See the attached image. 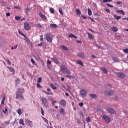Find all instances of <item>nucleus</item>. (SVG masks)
<instances>
[{"mask_svg": "<svg viewBox=\"0 0 128 128\" xmlns=\"http://www.w3.org/2000/svg\"><path fill=\"white\" fill-rule=\"evenodd\" d=\"M61 70L63 74H70V70L69 68H68L66 66L64 65L61 66Z\"/></svg>", "mask_w": 128, "mask_h": 128, "instance_id": "obj_1", "label": "nucleus"}, {"mask_svg": "<svg viewBox=\"0 0 128 128\" xmlns=\"http://www.w3.org/2000/svg\"><path fill=\"white\" fill-rule=\"evenodd\" d=\"M102 120L104 121V122L106 124H110V122H112V120L110 119V116H106V115H104L102 117Z\"/></svg>", "mask_w": 128, "mask_h": 128, "instance_id": "obj_2", "label": "nucleus"}, {"mask_svg": "<svg viewBox=\"0 0 128 128\" xmlns=\"http://www.w3.org/2000/svg\"><path fill=\"white\" fill-rule=\"evenodd\" d=\"M46 38L48 42H52V36L50 34H46Z\"/></svg>", "mask_w": 128, "mask_h": 128, "instance_id": "obj_3", "label": "nucleus"}, {"mask_svg": "<svg viewBox=\"0 0 128 128\" xmlns=\"http://www.w3.org/2000/svg\"><path fill=\"white\" fill-rule=\"evenodd\" d=\"M16 98L17 100H18L19 98H20V100H24V96H22V92H20L18 91L16 93Z\"/></svg>", "mask_w": 128, "mask_h": 128, "instance_id": "obj_4", "label": "nucleus"}, {"mask_svg": "<svg viewBox=\"0 0 128 128\" xmlns=\"http://www.w3.org/2000/svg\"><path fill=\"white\" fill-rule=\"evenodd\" d=\"M80 94L82 96V98H86L88 92L84 90H82L80 91Z\"/></svg>", "mask_w": 128, "mask_h": 128, "instance_id": "obj_5", "label": "nucleus"}, {"mask_svg": "<svg viewBox=\"0 0 128 128\" xmlns=\"http://www.w3.org/2000/svg\"><path fill=\"white\" fill-rule=\"evenodd\" d=\"M104 93L105 94L108 96H112L114 94V91H105Z\"/></svg>", "mask_w": 128, "mask_h": 128, "instance_id": "obj_6", "label": "nucleus"}, {"mask_svg": "<svg viewBox=\"0 0 128 128\" xmlns=\"http://www.w3.org/2000/svg\"><path fill=\"white\" fill-rule=\"evenodd\" d=\"M106 110L109 114H114L116 113L114 110L112 108H108Z\"/></svg>", "mask_w": 128, "mask_h": 128, "instance_id": "obj_7", "label": "nucleus"}, {"mask_svg": "<svg viewBox=\"0 0 128 128\" xmlns=\"http://www.w3.org/2000/svg\"><path fill=\"white\" fill-rule=\"evenodd\" d=\"M24 28L26 30H30V26L28 22L24 24Z\"/></svg>", "mask_w": 128, "mask_h": 128, "instance_id": "obj_8", "label": "nucleus"}, {"mask_svg": "<svg viewBox=\"0 0 128 128\" xmlns=\"http://www.w3.org/2000/svg\"><path fill=\"white\" fill-rule=\"evenodd\" d=\"M42 104L44 105L46 104H48V100L44 97H42Z\"/></svg>", "mask_w": 128, "mask_h": 128, "instance_id": "obj_9", "label": "nucleus"}, {"mask_svg": "<svg viewBox=\"0 0 128 128\" xmlns=\"http://www.w3.org/2000/svg\"><path fill=\"white\" fill-rule=\"evenodd\" d=\"M118 76L120 78H126V75L123 73H118Z\"/></svg>", "mask_w": 128, "mask_h": 128, "instance_id": "obj_10", "label": "nucleus"}, {"mask_svg": "<svg viewBox=\"0 0 128 128\" xmlns=\"http://www.w3.org/2000/svg\"><path fill=\"white\" fill-rule=\"evenodd\" d=\"M52 60H53V62H55L56 64H60V62H58V58H52Z\"/></svg>", "mask_w": 128, "mask_h": 128, "instance_id": "obj_11", "label": "nucleus"}, {"mask_svg": "<svg viewBox=\"0 0 128 128\" xmlns=\"http://www.w3.org/2000/svg\"><path fill=\"white\" fill-rule=\"evenodd\" d=\"M19 124L21 126H26V124H24V119H22V118L20 119L19 120Z\"/></svg>", "mask_w": 128, "mask_h": 128, "instance_id": "obj_12", "label": "nucleus"}, {"mask_svg": "<svg viewBox=\"0 0 128 128\" xmlns=\"http://www.w3.org/2000/svg\"><path fill=\"white\" fill-rule=\"evenodd\" d=\"M78 56H79V58H86V56H84V54L82 52H80L78 54Z\"/></svg>", "mask_w": 128, "mask_h": 128, "instance_id": "obj_13", "label": "nucleus"}, {"mask_svg": "<svg viewBox=\"0 0 128 128\" xmlns=\"http://www.w3.org/2000/svg\"><path fill=\"white\" fill-rule=\"evenodd\" d=\"M26 122L28 124L29 126H32V122L29 120H26Z\"/></svg>", "mask_w": 128, "mask_h": 128, "instance_id": "obj_14", "label": "nucleus"}, {"mask_svg": "<svg viewBox=\"0 0 128 128\" xmlns=\"http://www.w3.org/2000/svg\"><path fill=\"white\" fill-rule=\"evenodd\" d=\"M8 70H10V72H12V74H16V71L14 70V68H12V67L8 68Z\"/></svg>", "mask_w": 128, "mask_h": 128, "instance_id": "obj_15", "label": "nucleus"}, {"mask_svg": "<svg viewBox=\"0 0 128 128\" xmlns=\"http://www.w3.org/2000/svg\"><path fill=\"white\" fill-rule=\"evenodd\" d=\"M101 70H102V72H103L105 74H106L108 72V70H106V68H102Z\"/></svg>", "mask_w": 128, "mask_h": 128, "instance_id": "obj_16", "label": "nucleus"}, {"mask_svg": "<svg viewBox=\"0 0 128 128\" xmlns=\"http://www.w3.org/2000/svg\"><path fill=\"white\" fill-rule=\"evenodd\" d=\"M60 104L62 106H64L66 104V102L64 100H62V101H60Z\"/></svg>", "mask_w": 128, "mask_h": 128, "instance_id": "obj_17", "label": "nucleus"}, {"mask_svg": "<svg viewBox=\"0 0 128 128\" xmlns=\"http://www.w3.org/2000/svg\"><path fill=\"white\" fill-rule=\"evenodd\" d=\"M116 12H118V14H122V16L126 15V13H124V12L122 10H117Z\"/></svg>", "mask_w": 128, "mask_h": 128, "instance_id": "obj_18", "label": "nucleus"}, {"mask_svg": "<svg viewBox=\"0 0 128 128\" xmlns=\"http://www.w3.org/2000/svg\"><path fill=\"white\" fill-rule=\"evenodd\" d=\"M88 38L90 40H94V36H92V34H90V33H88Z\"/></svg>", "mask_w": 128, "mask_h": 128, "instance_id": "obj_19", "label": "nucleus"}, {"mask_svg": "<svg viewBox=\"0 0 128 128\" xmlns=\"http://www.w3.org/2000/svg\"><path fill=\"white\" fill-rule=\"evenodd\" d=\"M112 30L114 32H117L118 30V29L116 27H112Z\"/></svg>", "mask_w": 128, "mask_h": 128, "instance_id": "obj_20", "label": "nucleus"}, {"mask_svg": "<svg viewBox=\"0 0 128 128\" xmlns=\"http://www.w3.org/2000/svg\"><path fill=\"white\" fill-rule=\"evenodd\" d=\"M112 60H113V62H120V60H118V58H113Z\"/></svg>", "mask_w": 128, "mask_h": 128, "instance_id": "obj_21", "label": "nucleus"}, {"mask_svg": "<svg viewBox=\"0 0 128 128\" xmlns=\"http://www.w3.org/2000/svg\"><path fill=\"white\" fill-rule=\"evenodd\" d=\"M60 114L62 116H64V114H66V112L64 111V110L63 108H62L60 110Z\"/></svg>", "mask_w": 128, "mask_h": 128, "instance_id": "obj_22", "label": "nucleus"}, {"mask_svg": "<svg viewBox=\"0 0 128 128\" xmlns=\"http://www.w3.org/2000/svg\"><path fill=\"white\" fill-rule=\"evenodd\" d=\"M40 18H42L43 20H46V16L40 13Z\"/></svg>", "mask_w": 128, "mask_h": 128, "instance_id": "obj_23", "label": "nucleus"}, {"mask_svg": "<svg viewBox=\"0 0 128 128\" xmlns=\"http://www.w3.org/2000/svg\"><path fill=\"white\" fill-rule=\"evenodd\" d=\"M50 87L52 88V90H58V88L56 86H54V84H50Z\"/></svg>", "mask_w": 128, "mask_h": 128, "instance_id": "obj_24", "label": "nucleus"}, {"mask_svg": "<svg viewBox=\"0 0 128 128\" xmlns=\"http://www.w3.org/2000/svg\"><path fill=\"white\" fill-rule=\"evenodd\" d=\"M24 10L25 11V12H26V14H28V12H31V10L30 8H26Z\"/></svg>", "mask_w": 128, "mask_h": 128, "instance_id": "obj_25", "label": "nucleus"}, {"mask_svg": "<svg viewBox=\"0 0 128 128\" xmlns=\"http://www.w3.org/2000/svg\"><path fill=\"white\" fill-rule=\"evenodd\" d=\"M68 36L69 38H78V37L76 36H74L73 34H70Z\"/></svg>", "mask_w": 128, "mask_h": 128, "instance_id": "obj_26", "label": "nucleus"}, {"mask_svg": "<svg viewBox=\"0 0 128 128\" xmlns=\"http://www.w3.org/2000/svg\"><path fill=\"white\" fill-rule=\"evenodd\" d=\"M61 48L63 50H68V48L66 46H62Z\"/></svg>", "mask_w": 128, "mask_h": 128, "instance_id": "obj_27", "label": "nucleus"}, {"mask_svg": "<svg viewBox=\"0 0 128 128\" xmlns=\"http://www.w3.org/2000/svg\"><path fill=\"white\" fill-rule=\"evenodd\" d=\"M90 96H91V98L93 99L96 98H98V96L96 95V94H90Z\"/></svg>", "mask_w": 128, "mask_h": 128, "instance_id": "obj_28", "label": "nucleus"}, {"mask_svg": "<svg viewBox=\"0 0 128 128\" xmlns=\"http://www.w3.org/2000/svg\"><path fill=\"white\" fill-rule=\"evenodd\" d=\"M51 28H58V26L56 24H52L50 25Z\"/></svg>", "mask_w": 128, "mask_h": 128, "instance_id": "obj_29", "label": "nucleus"}, {"mask_svg": "<svg viewBox=\"0 0 128 128\" xmlns=\"http://www.w3.org/2000/svg\"><path fill=\"white\" fill-rule=\"evenodd\" d=\"M88 14L90 16L92 15V10L90 8L88 9Z\"/></svg>", "mask_w": 128, "mask_h": 128, "instance_id": "obj_30", "label": "nucleus"}, {"mask_svg": "<svg viewBox=\"0 0 128 128\" xmlns=\"http://www.w3.org/2000/svg\"><path fill=\"white\" fill-rule=\"evenodd\" d=\"M76 12L77 14H78L79 16H80V14H82V12H80V10L78 9L76 10Z\"/></svg>", "mask_w": 128, "mask_h": 128, "instance_id": "obj_31", "label": "nucleus"}, {"mask_svg": "<svg viewBox=\"0 0 128 128\" xmlns=\"http://www.w3.org/2000/svg\"><path fill=\"white\" fill-rule=\"evenodd\" d=\"M86 120L88 124L89 122H92V118L90 117H88L86 118Z\"/></svg>", "mask_w": 128, "mask_h": 128, "instance_id": "obj_32", "label": "nucleus"}, {"mask_svg": "<svg viewBox=\"0 0 128 128\" xmlns=\"http://www.w3.org/2000/svg\"><path fill=\"white\" fill-rule=\"evenodd\" d=\"M114 18H116V20H120V18H122L121 16H116V15L114 16Z\"/></svg>", "mask_w": 128, "mask_h": 128, "instance_id": "obj_33", "label": "nucleus"}, {"mask_svg": "<svg viewBox=\"0 0 128 128\" xmlns=\"http://www.w3.org/2000/svg\"><path fill=\"white\" fill-rule=\"evenodd\" d=\"M20 84V80L18 78L17 80H16V86Z\"/></svg>", "mask_w": 128, "mask_h": 128, "instance_id": "obj_34", "label": "nucleus"}, {"mask_svg": "<svg viewBox=\"0 0 128 128\" xmlns=\"http://www.w3.org/2000/svg\"><path fill=\"white\" fill-rule=\"evenodd\" d=\"M18 32L20 34L21 36H24L25 38H26V36H24V34H22V32H20V30H19Z\"/></svg>", "mask_w": 128, "mask_h": 128, "instance_id": "obj_35", "label": "nucleus"}, {"mask_svg": "<svg viewBox=\"0 0 128 128\" xmlns=\"http://www.w3.org/2000/svg\"><path fill=\"white\" fill-rule=\"evenodd\" d=\"M59 12H60V14L64 16V12L62 11V9L60 8L59 9Z\"/></svg>", "mask_w": 128, "mask_h": 128, "instance_id": "obj_36", "label": "nucleus"}, {"mask_svg": "<svg viewBox=\"0 0 128 128\" xmlns=\"http://www.w3.org/2000/svg\"><path fill=\"white\" fill-rule=\"evenodd\" d=\"M77 63L78 64H80V66H84V63L82 62V61H78L77 62Z\"/></svg>", "mask_w": 128, "mask_h": 128, "instance_id": "obj_37", "label": "nucleus"}, {"mask_svg": "<svg viewBox=\"0 0 128 128\" xmlns=\"http://www.w3.org/2000/svg\"><path fill=\"white\" fill-rule=\"evenodd\" d=\"M42 80V78H39L38 80V84H40Z\"/></svg>", "mask_w": 128, "mask_h": 128, "instance_id": "obj_38", "label": "nucleus"}, {"mask_svg": "<svg viewBox=\"0 0 128 128\" xmlns=\"http://www.w3.org/2000/svg\"><path fill=\"white\" fill-rule=\"evenodd\" d=\"M112 2V0H103V2Z\"/></svg>", "mask_w": 128, "mask_h": 128, "instance_id": "obj_39", "label": "nucleus"}, {"mask_svg": "<svg viewBox=\"0 0 128 128\" xmlns=\"http://www.w3.org/2000/svg\"><path fill=\"white\" fill-rule=\"evenodd\" d=\"M106 6H108V8H114V6H112L110 4H107Z\"/></svg>", "mask_w": 128, "mask_h": 128, "instance_id": "obj_40", "label": "nucleus"}, {"mask_svg": "<svg viewBox=\"0 0 128 128\" xmlns=\"http://www.w3.org/2000/svg\"><path fill=\"white\" fill-rule=\"evenodd\" d=\"M42 118L44 120L45 122H46V124H48V120L44 117H42Z\"/></svg>", "mask_w": 128, "mask_h": 128, "instance_id": "obj_41", "label": "nucleus"}, {"mask_svg": "<svg viewBox=\"0 0 128 128\" xmlns=\"http://www.w3.org/2000/svg\"><path fill=\"white\" fill-rule=\"evenodd\" d=\"M50 12L51 14H54V10L53 8L50 9Z\"/></svg>", "mask_w": 128, "mask_h": 128, "instance_id": "obj_42", "label": "nucleus"}, {"mask_svg": "<svg viewBox=\"0 0 128 128\" xmlns=\"http://www.w3.org/2000/svg\"><path fill=\"white\" fill-rule=\"evenodd\" d=\"M18 113V114H20H20H22V110L19 109Z\"/></svg>", "mask_w": 128, "mask_h": 128, "instance_id": "obj_43", "label": "nucleus"}, {"mask_svg": "<svg viewBox=\"0 0 128 128\" xmlns=\"http://www.w3.org/2000/svg\"><path fill=\"white\" fill-rule=\"evenodd\" d=\"M41 110H42V116H44V109H42V108L41 107Z\"/></svg>", "mask_w": 128, "mask_h": 128, "instance_id": "obj_44", "label": "nucleus"}, {"mask_svg": "<svg viewBox=\"0 0 128 128\" xmlns=\"http://www.w3.org/2000/svg\"><path fill=\"white\" fill-rule=\"evenodd\" d=\"M14 8H15V10H20V6H15Z\"/></svg>", "mask_w": 128, "mask_h": 128, "instance_id": "obj_45", "label": "nucleus"}, {"mask_svg": "<svg viewBox=\"0 0 128 128\" xmlns=\"http://www.w3.org/2000/svg\"><path fill=\"white\" fill-rule=\"evenodd\" d=\"M125 54H128V49H124L123 50Z\"/></svg>", "mask_w": 128, "mask_h": 128, "instance_id": "obj_46", "label": "nucleus"}, {"mask_svg": "<svg viewBox=\"0 0 128 128\" xmlns=\"http://www.w3.org/2000/svg\"><path fill=\"white\" fill-rule=\"evenodd\" d=\"M44 92L45 94H48V96H52V93H50L46 92Z\"/></svg>", "mask_w": 128, "mask_h": 128, "instance_id": "obj_47", "label": "nucleus"}, {"mask_svg": "<svg viewBox=\"0 0 128 128\" xmlns=\"http://www.w3.org/2000/svg\"><path fill=\"white\" fill-rule=\"evenodd\" d=\"M38 28H42V26L40 24H38L37 25Z\"/></svg>", "mask_w": 128, "mask_h": 128, "instance_id": "obj_48", "label": "nucleus"}, {"mask_svg": "<svg viewBox=\"0 0 128 128\" xmlns=\"http://www.w3.org/2000/svg\"><path fill=\"white\" fill-rule=\"evenodd\" d=\"M21 18H20V16H16V20H20Z\"/></svg>", "mask_w": 128, "mask_h": 128, "instance_id": "obj_49", "label": "nucleus"}, {"mask_svg": "<svg viewBox=\"0 0 128 128\" xmlns=\"http://www.w3.org/2000/svg\"><path fill=\"white\" fill-rule=\"evenodd\" d=\"M40 42H44V36L42 35L40 36Z\"/></svg>", "mask_w": 128, "mask_h": 128, "instance_id": "obj_50", "label": "nucleus"}, {"mask_svg": "<svg viewBox=\"0 0 128 128\" xmlns=\"http://www.w3.org/2000/svg\"><path fill=\"white\" fill-rule=\"evenodd\" d=\"M56 101L53 100L52 101L53 106H56Z\"/></svg>", "mask_w": 128, "mask_h": 128, "instance_id": "obj_51", "label": "nucleus"}, {"mask_svg": "<svg viewBox=\"0 0 128 128\" xmlns=\"http://www.w3.org/2000/svg\"><path fill=\"white\" fill-rule=\"evenodd\" d=\"M26 42H27V44H30V40L28 38H26Z\"/></svg>", "mask_w": 128, "mask_h": 128, "instance_id": "obj_52", "label": "nucleus"}, {"mask_svg": "<svg viewBox=\"0 0 128 128\" xmlns=\"http://www.w3.org/2000/svg\"><path fill=\"white\" fill-rule=\"evenodd\" d=\"M37 87L38 88H42V86H40V84H37Z\"/></svg>", "mask_w": 128, "mask_h": 128, "instance_id": "obj_53", "label": "nucleus"}, {"mask_svg": "<svg viewBox=\"0 0 128 128\" xmlns=\"http://www.w3.org/2000/svg\"><path fill=\"white\" fill-rule=\"evenodd\" d=\"M79 106H80V108H82V106H84V103L83 102L80 103L79 104Z\"/></svg>", "mask_w": 128, "mask_h": 128, "instance_id": "obj_54", "label": "nucleus"}, {"mask_svg": "<svg viewBox=\"0 0 128 128\" xmlns=\"http://www.w3.org/2000/svg\"><path fill=\"white\" fill-rule=\"evenodd\" d=\"M82 18L83 20H87L88 19V18L84 16H82Z\"/></svg>", "mask_w": 128, "mask_h": 128, "instance_id": "obj_55", "label": "nucleus"}, {"mask_svg": "<svg viewBox=\"0 0 128 128\" xmlns=\"http://www.w3.org/2000/svg\"><path fill=\"white\" fill-rule=\"evenodd\" d=\"M31 62H32V64H36V61H34V59H32Z\"/></svg>", "mask_w": 128, "mask_h": 128, "instance_id": "obj_56", "label": "nucleus"}, {"mask_svg": "<svg viewBox=\"0 0 128 128\" xmlns=\"http://www.w3.org/2000/svg\"><path fill=\"white\" fill-rule=\"evenodd\" d=\"M8 63L9 64V66H10L12 64V62H10V60H7Z\"/></svg>", "mask_w": 128, "mask_h": 128, "instance_id": "obj_57", "label": "nucleus"}, {"mask_svg": "<svg viewBox=\"0 0 128 128\" xmlns=\"http://www.w3.org/2000/svg\"><path fill=\"white\" fill-rule=\"evenodd\" d=\"M48 100H50V101L53 100H54V98H52V97H50V98H48Z\"/></svg>", "mask_w": 128, "mask_h": 128, "instance_id": "obj_58", "label": "nucleus"}, {"mask_svg": "<svg viewBox=\"0 0 128 128\" xmlns=\"http://www.w3.org/2000/svg\"><path fill=\"white\" fill-rule=\"evenodd\" d=\"M48 66L52 64V62H50V60H48Z\"/></svg>", "mask_w": 128, "mask_h": 128, "instance_id": "obj_59", "label": "nucleus"}, {"mask_svg": "<svg viewBox=\"0 0 128 128\" xmlns=\"http://www.w3.org/2000/svg\"><path fill=\"white\" fill-rule=\"evenodd\" d=\"M77 122L78 124H82V121H80V120H78Z\"/></svg>", "mask_w": 128, "mask_h": 128, "instance_id": "obj_60", "label": "nucleus"}, {"mask_svg": "<svg viewBox=\"0 0 128 128\" xmlns=\"http://www.w3.org/2000/svg\"><path fill=\"white\" fill-rule=\"evenodd\" d=\"M6 16H7V18H8V16H10V12L7 13Z\"/></svg>", "mask_w": 128, "mask_h": 128, "instance_id": "obj_61", "label": "nucleus"}, {"mask_svg": "<svg viewBox=\"0 0 128 128\" xmlns=\"http://www.w3.org/2000/svg\"><path fill=\"white\" fill-rule=\"evenodd\" d=\"M116 4L120 5V4H122V2H116Z\"/></svg>", "mask_w": 128, "mask_h": 128, "instance_id": "obj_62", "label": "nucleus"}, {"mask_svg": "<svg viewBox=\"0 0 128 128\" xmlns=\"http://www.w3.org/2000/svg\"><path fill=\"white\" fill-rule=\"evenodd\" d=\"M43 45H44V43L42 42L40 44H38V46H42Z\"/></svg>", "mask_w": 128, "mask_h": 128, "instance_id": "obj_63", "label": "nucleus"}, {"mask_svg": "<svg viewBox=\"0 0 128 128\" xmlns=\"http://www.w3.org/2000/svg\"><path fill=\"white\" fill-rule=\"evenodd\" d=\"M68 75L66 76V78H71L72 76H70V74H68Z\"/></svg>", "mask_w": 128, "mask_h": 128, "instance_id": "obj_64", "label": "nucleus"}]
</instances>
